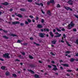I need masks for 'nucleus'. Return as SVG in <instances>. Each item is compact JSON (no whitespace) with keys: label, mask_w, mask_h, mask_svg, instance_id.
<instances>
[{"label":"nucleus","mask_w":78,"mask_h":78,"mask_svg":"<svg viewBox=\"0 0 78 78\" xmlns=\"http://www.w3.org/2000/svg\"><path fill=\"white\" fill-rule=\"evenodd\" d=\"M75 26V24L73 23V21H72L70 24H69L68 26V29L69 30H70L72 27H73Z\"/></svg>","instance_id":"f257e3e1"},{"label":"nucleus","mask_w":78,"mask_h":78,"mask_svg":"<svg viewBox=\"0 0 78 78\" xmlns=\"http://www.w3.org/2000/svg\"><path fill=\"white\" fill-rule=\"evenodd\" d=\"M3 56L4 57V58H8V59L10 58L9 54L8 53H5V54H3Z\"/></svg>","instance_id":"f03ea898"},{"label":"nucleus","mask_w":78,"mask_h":78,"mask_svg":"<svg viewBox=\"0 0 78 78\" xmlns=\"http://www.w3.org/2000/svg\"><path fill=\"white\" fill-rule=\"evenodd\" d=\"M67 3L70 5H72L73 4V2L72 1V0H69L68 2Z\"/></svg>","instance_id":"7ed1b4c3"},{"label":"nucleus","mask_w":78,"mask_h":78,"mask_svg":"<svg viewBox=\"0 0 78 78\" xmlns=\"http://www.w3.org/2000/svg\"><path fill=\"white\" fill-rule=\"evenodd\" d=\"M45 34H42L40 33L39 34V36L41 37H45Z\"/></svg>","instance_id":"20e7f679"},{"label":"nucleus","mask_w":78,"mask_h":78,"mask_svg":"<svg viewBox=\"0 0 78 78\" xmlns=\"http://www.w3.org/2000/svg\"><path fill=\"white\" fill-rule=\"evenodd\" d=\"M55 34H58V35H56L55 36V37H60V36H61V34H59V33L58 32H56L55 33Z\"/></svg>","instance_id":"39448f33"},{"label":"nucleus","mask_w":78,"mask_h":78,"mask_svg":"<svg viewBox=\"0 0 78 78\" xmlns=\"http://www.w3.org/2000/svg\"><path fill=\"white\" fill-rule=\"evenodd\" d=\"M20 23V22H19V21H15L12 22V24L13 25H16V24H19Z\"/></svg>","instance_id":"423d86ee"},{"label":"nucleus","mask_w":78,"mask_h":78,"mask_svg":"<svg viewBox=\"0 0 78 78\" xmlns=\"http://www.w3.org/2000/svg\"><path fill=\"white\" fill-rule=\"evenodd\" d=\"M52 66L54 67V68H53V70H56L58 69L57 68H56V65H52Z\"/></svg>","instance_id":"0eeeda50"},{"label":"nucleus","mask_w":78,"mask_h":78,"mask_svg":"<svg viewBox=\"0 0 78 78\" xmlns=\"http://www.w3.org/2000/svg\"><path fill=\"white\" fill-rule=\"evenodd\" d=\"M37 27L38 28H42L43 26L41 24H38L37 25Z\"/></svg>","instance_id":"6e6552de"},{"label":"nucleus","mask_w":78,"mask_h":78,"mask_svg":"<svg viewBox=\"0 0 78 78\" xmlns=\"http://www.w3.org/2000/svg\"><path fill=\"white\" fill-rule=\"evenodd\" d=\"M8 3L7 2H5L4 3H1L2 5H8Z\"/></svg>","instance_id":"1a4fd4ad"},{"label":"nucleus","mask_w":78,"mask_h":78,"mask_svg":"<svg viewBox=\"0 0 78 78\" xmlns=\"http://www.w3.org/2000/svg\"><path fill=\"white\" fill-rule=\"evenodd\" d=\"M61 65H62L63 66H64L65 67H69V64H61Z\"/></svg>","instance_id":"9d476101"},{"label":"nucleus","mask_w":78,"mask_h":78,"mask_svg":"<svg viewBox=\"0 0 78 78\" xmlns=\"http://www.w3.org/2000/svg\"><path fill=\"white\" fill-rule=\"evenodd\" d=\"M56 41H57L56 40H55L52 41V43L53 44H56Z\"/></svg>","instance_id":"9b49d317"},{"label":"nucleus","mask_w":78,"mask_h":78,"mask_svg":"<svg viewBox=\"0 0 78 78\" xmlns=\"http://www.w3.org/2000/svg\"><path fill=\"white\" fill-rule=\"evenodd\" d=\"M27 70H28L29 72H31V73H32L33 74H34V71H32L31 70H29V69H28Z\"/></svg>","instance_id":"f8f14e48"},{"label":"nucleus","mask_w":78,"mask_h":78,"mask_svg":"<svg viewBox=\"0 0 78 78\" xmlns=\"http://www.w3.org/2000/svg\"><path fill=\"white\" fill-rule=\"evenodd\" d=\"M51 35V37H53V33H52V32H50L49 33Z\"/></svg>","instance_id":"ddd939ff"},{"label":"nucleus","mask_w":78,"mask_h":78,"mask_svg":"<svg viewBox=\"0 0 78 78\" xmlns=\"http://www.w3.org/2000/svg\"><path fill=\"white\" fill-rule=\"evenodd\" d=\"M17 16H18L19 17H20V18H22V16L21 15L19 14L18 15H16Z\"/></svg>","instance_id":"4468645a"},{"label":"nucleus","mask_w":78,"mask_h":78,"mask_svg":"<svg viewBox=\"0 0 78 78\" xmlns=\"http://www.w3.org/2000/svg\"><path fill=\"white\" fill-rule=\"evenodd\" d=\"M47 14H48V15H49V16H51V13L50 12V10H48L47 12Z\"/></svg>","instance_id":"2eb2a0df"},{"label":"nucleus","mask_w":78,"mask_h":78,"mask_svg":"<svg viewBox=\"0 0 78 78\" xmlns=\"http://www.w3.org/2000/svg\"><path fill=\"white\" fill-rule=\"evenodd\" d=\"M5 75H6L7 76H8V75H9V73L8 72H7L5 73Z\"/></svg>","instance_id":"dca6fc26"},{"label":"nucleus","mask_w":78,"mask_h":78,"mask_svg":"<svg viewBox=\"0 0 78 78\" xmlns=\"http://www.w3.org/2000/svg\"><path fill=\"white\" fill-rule=\"evenodd\" d=\"M75 60V59L73 58H72L70 59V61H71V62H73V61H74V60Z\"/></svg>","instance_id":"f3484780"},{"label":"nucleus","mask_w":78,"mask_h":78,"mask_svg":"<svg viewBox=\"0 0 78 78\" xmlns=\"http://www.w3.org/2000/svg\"><path fill=\"white\" fill-rule=\"evenodd\" d=\"M10 35L11 36H16V35L13 34H10Z\"/></svg>","instance_id":"a211bd4d"},{"label":"nucleus","mask_w":78,"mask_h":78,"mask_svg":"<svg viewBox=\"0 0 78 78\" xmlns=\"http://www.w3.org/2000/svg\"><path fill=\"white\" fill-rule=\"evenodd\" d=\"M20 10L21 11H25V9H20Z\"/></svg>","instance_id":"6ab92c4d"},{"label":"nucleus","mask_w":78,"mask_h":78,"mask_svg":"<svg viewBox=\"0 0 78 78\" xmlns=\"http://www.w3.org/2000/svg\"><path fill=\"white\" fill-rule=\"evenodd\" d=\"M65 8L67 11H69V9H70V8L68 7H65Z\"/></svg>","instance_id":"aec40b11"},{"label":"nucleus","mask_w":78,"mask_h":78,"mask_svg":"<svg viewBox=\"0 0 78 78\" xmlns=\"http://www.w3.org/2000/svg\"><path fill=\"white\" fill-rule=\"evenodd\" d=\"M71 53V51H68L66 52V53H67V54H69V53Z\"/></svg>","instance_id":"412c9836"},{"label":"nucleus","mask_w":78,"mask_h":78,"mask_svg":"<svg viewBox=\"0 0 78 78\" xmlns=\"http://www.w3.org/2000/svg\"><path fill=\"white\" fill-rule=\"evenodd\" d=\"M5 67L4 66H2L1 67V69H2V70H5Z\"/></svg>","instance_id":"4be33fe9"},{"label":"nucleus","mask_w":78,"mask_h":78,"mask_svg":"<svg viewBox=\"0 0 78 78\" xmlns=\"http://www.w3.org/2000/svg\"><path fill=\"white\" fill-rule=\"evenodd\" d=\"M27 20H28V22H29V23H31V20L30 19H28Z\"/></svg>","instance_id":"5701e85b"},{"label":"nucleus","mask_w":78,"mask_h":78,"mask_svg":"<svg viewBox=\"0 0 78 78\" xmlns=\"http://www.w3.org/2000/svg\"><path fill=\"white\" fill-rule=\"evenodd\" d=\"M50 2L51 3H54L55 1H54V0H51Z\"/></svg>","instance_id":"b1692460"},{"label":"nucleus","mask_w":78,"mask_h":78,"mask_svg":"<svg viewBox=\"0 0 78 78\" xmlns=\"http://www.w3.org/2000/svg\"><path fill=\"white\" fill-rule=\"evenodd\" d=\"M66 43L67 45H68V46L71 47V45L70 44H69V43L68 42L66 41Z\"/></svg>","instance_id":"393cba45"},{"label":"nucleus","mask_w":78,"mask_h":78,"mask_svg":"<svg viewBox=\"0 0 78 78\" xmlns=\"http://www.w3.org/2000/svg\"><path fill=\"white\" fill-rule=\"evenodd\" d=\"M29 58H30V59H33V56H32L31 55H29Z\"/></svg>","instance_id":"a878e982"},{"label":"nucleus","mask_w":78,"mask_h":78,"mask_svg":"<svg viewBox=\"0 0 78 78\" xmlns=\"http://www.w3.org/2000/svg\"><path fill=\"white\" fill-rule=\"evenodd\" d=\"M56 30H57V31H61V30H59V29H58V28H56Z\"/></svg>","instance_id":"bb28decb"},{"label":"nucleus","mask_w":78,"mask_h":78,"mask_svg":"<svg viewBox=\"0 0 78 78\" xmlns=\"http://www.w3.org/2000/svg\"><path fill=\"white\" fill-rule=\"evenodd\" d=\"M3 37L5 39H8V37H7L6 36H3Z\"/></svg>","instance_id":"cd10ccee"},{"label":"nucleus","mask_w":78,"mask_h":78,"mask_svg":"<svg viewBox=\"0 0 78 78\" xmlns=\"http://www.w3.org/2000/svg\"><path fill=\"white\" fill-rule=\"evenodd\" d=\"M34 76L35 78H38V77H39V76L37 74H35L34 75Z\"/></svg>","instance_id":"c85d7f7f"},{"label":"nucleus","mask_w":78,"mask_h":78,"mask_svg":"<svg viewBox=\"0 0 78 78\" xmlns=\"http://www.w3.org/2000/svg\"><path fill=\"white\" fill-rule=\"evenodd\" d=\"M29 24L28 22L26 21H25V24H26V25H28Z\"/></svg>","instance_id":"c756f323"},{"label":"nucleus","mask_w":78,"mask_h":78,"mask_svg":"<svg viewBox=\"0 0 78 78\" xmlns=\"http://www.w3.org/2000/svg\"><path fill=\"white\" fill-rule=\"evenodd\" d=\"M34 44H35V45H37V46H39L40 45L39 44L36 43L35 42H34Z\"/></svg>","instance_id":"7c9ffc66"},{"label":"nucleus","mask_w":78,"mask_h":78,"mask_svg":"<svg viewBox=\"0 0 78 78\" xmlns=\"http://www.w3.org/2000/svg\"><path fill=\"white\" fill-rule=\"evenodd\" d=\"M67 72H72V70H66Z\"/></svg>","instance_id":"2f4dec72"},{"label":"nucleus","mask_w":78,"mask_h":78,"mask_svg":"<svg viewBox=\"0 0 78 78\" xmlns=\"http://www.w3.org/2000/svg\"><path fill=\"white\" fill-rule=\"evenodd\" d=\"M3 31H4V33H8V31L7 30H3Z\"/></svg>","instance_id":"473e14b6"},{"label":"nucleus","mask_w":78,"mask_h":78,"mask_svg":"<svg viewBox=\"0 0 78 78\" xmlns=\"http://www.w3.org/2000/svg\"><path fill=\"white\" fill-rule=\"evenodd\" d=\"M12 76H14V77H16V76H17V75H16V74H13Z\"/></svg>","instance_id":"72a5a7b5"},{"label":"nucleus","mask_w":78,"mask_h":78,"mask_svg":"<svg viewBox=\"0 0 78 78\" xmlns=\"http://www.w3.org/2000/svg\"><path fill=\"white\" fill-rule=\"evenodd\" d=\"M76 43L77 44H78V39H77L76 41Z\"/></svg>","instance_id":"f704fd0d"},{"label":"nucleus","mask_w":78,"mask_h":78,"mask_svg":"<svg viewBox=\"0 0 78 78\" xmlns=\"http://www.w3.org/2000/svg\"><path fill=\"white\" fill-rule=\"evenodd\" d=\"M60 5L59 4H58L57 5V8H60Z\"/></svg>","instance_id":"c9c22d12"},{"label":"nucleus","mask_w":78,"mask_h":78,"mask_svg":"<svg viewBox=\"0 0 78 78\" xmlns=\"http://www.w3.org/2000/svg\"><path fill=\"white\" fill-rule=\"evenodd\" d=\"M50 54L51 55H53V56H55V55L53 53L51 52Z\"/></svg>","instance_id":"e433bc0d"},{"label":"nucleus","mask_w":78,"mask_h":78,"mask_svg":"<svg viewBox=\"0 0 78 78\" xmlns=\"http://www.w3.org/2000/svg\"><path fill=\"white\" fill-rule=\"evenodd\" d=\"M17 43H20L21 42V41L20 40H18L17 41Z\"/></svg>","instance_id":"4c0bfd02"},{"label":"nucleus","mask_w":78,"mask_h":78,"mask_svg":"<svg viewBox=\"0 0 78 78\" xmlns=\"http://www.w3.org/2000/svg\"><path fill=\"white\" fill-rule=\"evenodd\" d=\"M29 17H30V18H31V19H33V18H34V17L31 15L29 16Z\"/></svg>","instance_id":"58836bf2"},{"label":"nucleus","mask_w":78,"mask_h":78,"mask_svg":"<svg viewBox=\"0 0 78 78\" xmlns=\"http://www.w3.org/2000/svg\"><path fill=\"white\" fill-rule=\"evenodd\" d=\"M20 25L21 26H23L24 25V23H20Z\"/></svg>","instance_id":"ea45409f"},{"label":"nucleus","mask_w":78,"mask_h":78,"mask_svg":"<svg viewBox=\"0 0 78 78\" xmlns=\"http://www.w3.org/2000/svg\"><path fill=\"white\" fill-rule=\"evenodd\" d=\"M28 2H33V0H28Z\"/></svg>","instance_id":"a19ab883"},{"label":"nucleus","mask_w":78,"mask_h":78,"mask_svg":"<svg viewBox=\"0 0 78 78\" xmlns=\"http://www.w3.org/2000/svg\"><path fill=\"white\" fill-rule=\"evenodd\" d=\"M73 30L74 31H76V29L74 28L73 29Z\"/></svg>","instance_id":"79ce46f5"},{"label":"nucleus","mask_w":78,"mask_h":78,"mask_svg":"<svg viewBox=\"0 0 78 78\" xmlns=\"http://www.w3.org/2000/svg\"><path fill=\"white\" fill-rule=\"evenodd\" d=\"M63 36L64 38H65L66 37V34H64L63 35Z\"/></svg>","instance_id":"37998d69"},{"label":"nucleus","mask_w":78,"mask_h":78,"mask_svg":"<svg viewBox=\"0 0 78 78\" xmlns=\"http://www.w3.org/2000/svg\"><path fill=\"white\" fill-rule=\"evenodd\" d=\"M44 22V19H42L41 20V23H43Z\"/></svg>","instance_id":"c03bdc74"},{"label":"nucleus","mask_w":78,"mask_h":78,"mask_svg":"<svg viewBox=\"0 0 78 78\" xmlns=\"http://www.w3.org/2000/svg\"><path fill=\"white\" fill-rule=\"evenodd\" d=\"M23 55H25V53L24 52H22L21 53Z\"/></svg>","instance_id":"a18cd8bd"},{"label":"nucleus","mask_w":78,"mask_h":78,"mask_svg":"<svg viewBox=\"0 0 78 78\" xmlns=\"http://www.w3.org/2000/svg\"><path fill=\"white\" fill-rule=\"evenodd\" d=\"M51 3V2H50V1H48V2H47V4L48 5H49Z\"/></svg>","instance_id":"49530a36"},{"label":"nucleus","mask_w":78,"mask_h":78,"mask_svg":"<svg viewBox=\"0 0 78 78\" xmlns=\"http://www.w3.org/2000/svg\"><path fill=\"white\" fill-rule=\"evenodd\" d=\"M0 60L2 61H4V60L3 58H0Z\"/></svg>","instance_id":"de8ad7c7"},{"label":"nucleus","mask_w":78,"mask_h":78,"mask_svg":"<svg viewBox=\"0 0 78 78\" xmlns=\"http://www.w3.org/2000/svg\"><path fill=\"white\" fill-rule=\"evenodd\" d=\"M48 66L49 68H51V66L50 65H48Z\"/></svg>","instance_id":"09e8293b"},{"label":"nucleus","mask_w":78,"mask_h":78,"mask_svg":"<svg viewBox=\"0 0 78 78\" xmlns=\"http://www.w3.org/2000/svg\"><path fill=\"white\" fill-rule=\"evenodd\" d=\"M59 62H60L61 63V62H63V61H62V60H60L59 61Z\"/></svg>","instance_id":"8fccbe9b"},{"label":"nucleus","mask_w":78,"mask_h":78,"mask_svg":"<svg viewBox=\"0 0 78 78\" xmlns=\"http://www.w3.org/2000/svg\"><path fill=\"white\" fill-rule=\"evenodd\" d=\"M40 5L42 6H44V5L42 3H40Z\"/></svg>","instance_id":"3c124183"},{"label":"nucleus","mask_w":78,"mask_h":78,"mask_svg":"<svg viewBox=\"0 0 78 78\" xmlns=\"http://www.w3.org/2000/svg\"><path fill=\"white\" fill-rule=\"evenodd\" d=\"M30 40H33V38L30 37Z\"/></svg>","instance_id":"603ef678"},{"label":"nucleus","mask_w":78,"mask_h":78,"mask_svg":"<svg viewBox=\"0 0 78 78\" xmlns=\"http://www.w3.org/2000/svg\"><path fill=\"white\" fill-rule=\"evenodd\" d=\"M38 19H39V18L37 16L36 18V20H38Z\"/></svg>","instance_id":"864d4df0"},{"label":"nucleus","mask_w":78,"mask_h":78,"mask_svg":"<svg viewBox=\"0 0 78 78\" xmlns=\"http://www.w3.org/2000/svg\"><path fill=\"white\" fill-rule=\"evenodd\" d=\"M51 63H52V64H55V62L54 61H51Z\"/></svg>","instance_id":"5fc2aeb1"},{"label":"nucleus","mask_w":78,"mask_h":78,"mask_svg":"<svg viewBox=\"0 0 78 78\" xmlns=\"http://www.w3.org/2000/svg\"><path fill=\"white\" fill-rule=\"evenodd\" d=\"M27 43H24L23 44V45H27Z\"/></svg>","instance_id":"6e6d98bb"},{"label":"nucleus","mask_w":78,"mask_h":78,"mask_svg":"<svg viewBox=\"0 0 78 78\" xmlns=\"http://www.w3.org/2000/svg\"><path fill=\"white\" fill-rule=\"evenodd\" d=\"M46 31L48 32V31H49V30L48 29H46Z\"/></svg>","instance_id":"4d7b16f0"},{"label":"nucleus","mask_w":78,"mask_h":78,"mask_svg":"<svg viewBox=\"0 0 78 78\" xmlns=\"http://www.w3.org/2000/svg\"><path fill=\"white\" fill-rule=\"evenodd\" d=\"M16 61H20V60L18 59H16Z\"/></svg>","instance_id":"13d9d810"},{"label":"nucleus","mask_w":78,"mask_h":78,"mask_svg":"<svg viewBox=\"0 0 78 78\" xmlns=\"http://www.w3.org/2000/svg\"><path fill=\"white\" fill-rule=\"evenodd\" d=\"M68 58H70L71 56L70 55H68Z\"/></svg>","instance_id":"bf43d9fd"},{"label":"nucleus","mask_w":78,"mask_h":78,"mask_svg":"<svg viewBox=\"0 0 78 78\" xmlns=\"http://www.w3.org/2000/svg\"><path fill=\"white\" fill-rule=\"evenodd\" d=\"M41 12L43 14H45V12H43L42 10H41Z\"/></svg>","instance_id":"052dcab7"},{"label":"nucleus","mask_w":78,"mask_h":78,"mask_svg":"<svg viewBox=\"0 0 78 78\" xmlns=\"http://www.w3.org/2000/svg\"><path fill=\"white\" fill-rule=\"evenodd\" d=\"M55 31H56V30L55 29H53V32H54V33H55Z\"/></svg>","instance_id":"680f3d73"},{"label":"nucleus","mask_w":78,"mask_h":78,"mask_svg":"<svg viewBox=\"0 0 78 78\" xmlns=\"http://www.w3.org/2000/svg\"><path fill=\"white\" fill-rule=\"evenodd\" d=\"M12 10H13L12 9H10L9 11H12Z\"/></svg>","instance_id":"e2e57ef3"},{"label":"nucleus","mask_w":78,"mask_h":78,"mask_svg":"<svg viewBox=\"0 0 78 78\" xmlns=\"http://www.w3.org/2000/svg\"><path fill=\"white\" fill-rule=\"evenodd\" d=\"M38 62L39 63H42V62H41V61H40V60H39L38 61Z\"/></svg>","instance_id":"0e129e2a"},{"label":"nucleus","mask_w":78,"mask_h":78,"mask_svg":"<svg viewBox=\"0 0 78 78\" xmlns=\"http://www.w3.org/2000/svg\"><path fill=\"white\" fill-rule=\"evenodd\" d=\"M41 31L42 32H43V31H44V30L42 29H41Z\"/></svg>","instance_id":"69168bd1"},{"label":"nucleus","mask_w":78,"mask_h":78,"mask_svg":"<svg viewBox=\"0 0 78 78\" xmlns=\"http://www.w3.org/2000/svg\"><path fill=\"white\" fill-rule=\"evenodd\" d=\"M60 68L62 70H63V68H62V67H60Z\"/></svg>","instance_id":"338daca9"},{"label":"nucleus","mask_w":78,"mask_h":78,"mask_svg":"<svg viewBox=\"0 0 78 78\" xmlns=\"http://www.w3.org/2000/svg\"><path fill=\"white\" fill-rule=\"evenodd\" d=\"M62 31H65V29L64 28L62 29Z\"/></svg>","instance_id":"774afa93"}]
</instances>
